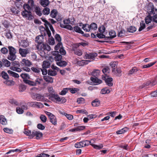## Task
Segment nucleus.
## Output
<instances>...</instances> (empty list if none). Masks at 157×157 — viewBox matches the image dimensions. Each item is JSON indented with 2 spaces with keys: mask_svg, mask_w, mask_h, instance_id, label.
I'll return each instance as SVG.
<instances>
[{
  "mask_svg": "<svg viewBox=\"0 0 157 157\" xmlns=\"http://www.w3.org/2000/svg\"><path fill=\"white\" fill-rule=\"evenodd\" d=\"M35 45L37 49L40 52V55L42 56H45L47 55L48 51H49L51 49L49 45L44 43L35 44Z\"/></svg>",
  "mask_w": 157,
  "mask_h": 157,
  "instance_id": "1",
  "label": "nucleus"
},
{
  "mask_svg": "<svg viewBox=\"0 0 157 157\" xmlns=\"http://www.w3.org/2000/svg\"><path fill=\"white\" fill-rule=\"evenodd\" d=\"M8 48L9 51V55L8 56L7 58L10 60L13 61L16 58V50L14 48L11 46H9Z\"/></svg>",
  "mask_w": 157,
  "mask_h": 157,
  "instance_id": "2",
  "label": "nucleus"
},
{
  "mask_svg": "<svg viewBox=\"0 0 157 157\" xmlns=\"http://www.w3.org/2000/svg\"><path fill=\"white\" fill-rule=\"evenodd\" d=\"M50 97L51 100L55 99L56 102L63 103H65L66 101V100L63 97L60 98L57 94H52Z\"/></svg>",
  "mask_w": 157,
  "mask_h": 157,
  "instance_id": "3",
  "label": "nucleus"
},
{
  "mask_svg": "<svg viewBox=\"0 0 157 157\" xmlns=\"http://www.w3.org/2000/svg\"><path fill=\"white\" fill-rule=\"evenodd\" d=\"M93 140L91 139L90 141L86 140L77 142L75 144V146L76 148H79L87 146L90 144L91 141Z\"/></svg>",
  "mask_w": 157,
  "mask_h": 157,
  "instance_id": "4",
  "label": "nucleus"
},
{
  "mask_svg": "<svg viewBox=\"0 0 157 157\" xmlns=\"http://www.w3.org/2000/svg\"><path fill=\"white\" fill-rule=\"evenodd\" d=\"M30 106L37 108H42L43 107V105L41 102L34 101H30L27 103Z\"/></svg>",
  "mask_w": 157,
  "mask_h": 157,
  "instance_id": "5",
  "label": "nucleus"
},
{
  "mask_svg": "<svg viewBox=\"0 0 157 157\" xmlns=\"http://www.w3.org/2000/svg\"><path fill=\"white\" fill-rule=\"evenodd\" d=\"M52 56L50 57L52 59H54L56 61L59 62L61 60L62 58V56L59 54V52L58 51H53L52 52Z\"/></svg>",
  "mask_w": 157,
  "mask_h": 157,
  "instance_id": "6",
  "label": "nucleus"
},
{
  "mask_svg": "<svg viewBox=\"0 0 157 157\" xmlns=\"http://www.w3.org/2000/svg\"><path fill=\"white\" fill-rule=\"evenodd\" d=\"M46 114L48 116L52 124L55 125H56L57 120L56 117L51 113L47 111H46Z\"/></svg>",
  "mask_w": 157,
  "mask_h": 157,
  "instance_id": "7",
  "label": "nucleus"
},
{
  "mask_svg": "<svg viewBox=\"0 0 157 157\" xmlns=\"http://www.w3.org/2000/svg\"><path fill=\"white\" fill-rule=\"evenodd\" d=\"M32 98L37 101H44L46 100L43 95L39 94H35L32 96Z\"/></svg>",
  "mask_w": 157,
  "mask_h": 157,
  "instance_id": "8",
  "label": "nucleus"
},
{
  "mask_svg": "<svg viewBox=\"0 0 157 157\" xmlns=\"http://www.w3.org/2000/svg\"><path fill=\"white\" fill-rule=\"evenodd\" d=\"M22 15L24 17L26 18L29 20H31L33 18L30 11L24 10L21 13Z\"/></svg>",
  "mask_w": 157,
  "mask_h": 157,
  "instance_id": "9",
  "label": "nucleus"
},
{
  "mask_svg": "<svg viewBox=\"0 0 157 157\" xmlns=\"http://www.w3.org/2000/svg\"><path fill=\"white\" fill-rule=\"evenodd\" d=\"M12 65L13 66H11L10 67L11 70L18 72H20L22 70L21 69L18 67L20 66L18 62H13Z\"/></svg>",
  "mask_w": 157,
  "mask_h": 157,
  "instance_id": "10",
  "label": "nucleus"
},
{
  "mask_svg": "<svg viewBox=\"0 0 157 157\" xmlns=\"http://www.w3.org/2000/svg\"><path fill=\"white\" fill-rule=\"evenodd\" d=\"M102 79L105 80L106 84L109 86H111L113 85V83L112 82L113 78L109 77L108 76L102 75Z\"/></svg>",
  "mask_w": 157,
  "mask_h": 157,
  "instance_id": "11",
  "label": "nucleus"
},
{
  "mask_svg": "<svg viewBox=\"0 0 157 157\" xmlns=\"http://www.w3.org/2000/svg\"><path fill=\"white\" fill-rule=\"evenodd\" d=\"M42 136L43 134L41 132L39 131L34 130L32 132V135L30 136L32 138L36 136V139H39Z\"/></svg>",
  "mask_w": 157,
  "mask_h": 157,
  "instance_id": "12",
  "label": "nucleus"
},
{
  "mask_svg": "<svg viewBox=\"0 0 157 157\" xmlns=\"http://www.w3.org/2000/svg\"><path fill=\"white\" fill-rule=\"evenodd\" d=\"M20 54L22 57H25L27 55L29 52V50L28 48L22 49L20 48L19 49Z\"/></svg>",
  "mask_w": 157,
  "mask_h": 157,
  "instance_id": "13",
  "label": "nucleus"
},
{
  "mask_svg": "<svg viewBox=\"0 0 157 157\" xmlns=\"http://www.w3.org/2000/svg\"><path fill=\"white\" fill-rule=\"evenodd\" d=\"M98 54L96 53H90L89 54L86 53L84 56V58L88 59L94 60Z\"/></svg>",
  "mask_w": 157,
  "mask_h": 157,
  "instance_id": "14",
  "label": "nucleus"
},
{
  "mask_svg": "<svg viewBox=\"0 0 157 157\" xmlns=\"http://www.w3.org/2000/svg\"><path fill=\"white\" fill-rule=\"evenodd\" d=\"M21 65L22 67L25 66L30 67L32 64V63L29 60L26 59H23L21 62Z\"/></svg>",
  "mask_w": 157,
  "mask_h": 157,
  "instance_id": "15",
  "label": "nucleus"
},
{
  "mask_svg": "<svg viewBox=\"0 0 157 157\" xmlns=\"http://www.w3.org/2000/svg\"><path fill=\"white\" fill-rule=\"evenodd\" d=\"M109 36H106L105 40H108L114 38L116 36V33L115 31L113 30H111L109 32Z\"/></svg>",
  "mask_w": 157,
  "mask_h": 157,
  "instance_id": "16",
  "label": "nucleus"
},
{
  "mask_svg": "<svg viewBox=\"0 0 157 157\" xmlns=\"http://www.w3.org/2000/svg\"><path fill=\"white\" fill-rule=\"evenodd\" d=\"M44 36L43 35H40L36 37L35 41L37 44L43 43Z\"/></svg>",
  "mask_w": 157,
  "mask_h": 157,
  "instance_id": "17",
  "label": "nucleus"
},
{
  "mask_svg": "<svg viewBox=\"0 0 157 157\" xmlns=\"http://www.w3.org/2000/svg\"><path fill=\"white\" fill-rule=\"evenodd\" d=\"M91 80L94 83L95 85H97L100 84L102 82V81L98 79L97 77H91Z\"/></svg>",
  "mask_w": 157,
  "mask_h": 157,
  "instance_id": "18",
  "label": "nucleus"
},
{
  "mask_svg": "<svg viewBox=\"0 0 157 157\" xmlns=\"http://www.w3.org/2000/svg\"><path fill=\"white\" fill-rule=\"evenodd\" d=\"M0 123L4 125H6L7 124L6 119L3 115L0 116Z\"/></svg>",
  "mask_w": 157,
  "mask_h": 157,
  "instance_id": "19",
  "label": "nucleus"
},
{
  "mask_svg": "<svg viewBox=\"0 0 157 157\" xmlns=\"http://www.w3.org/2000/svg\"><path fill=\"white\" fill-rule=\"evenodd\" d=\"M90 62V61L89 60H82L77 61V63L78 65L80 66H82L86 64H87Z\"/></svg>",
  "mask_w": 157,
  "mask_h": 157,
  "instance_id": "20",
  "label": "nucleus"
},
{
  "mask_svg": "<svg viewBox=\"0 0 157 157\" xmlns=\"http://www.w3.org/2000/svg\"><path fill=\"white\" fill-rule=\"evenodd\" d=\"M7 72L9 75L10 76L13 77L15 78H18L19 77V75L18 74L11 70H8L7 71Z\"/></svg>",
  "mask_w": 157,
  "mask_h": 157,
  "instance_id": "21",
  "label": "nucleus"
},
{
  "mask_svg": "<svg viewBox=\"0 0 157 157\" xmlns=\"http://www.w3.org/2000/svg\"><path fill=\"white\" fill-rule=\"evenodd\" d=\"M138 69L136 67H133L130 70L128 73V75H130L134 74L136 73L137 71H138Z\"/></svg>",
  "mask_w": 157,
  "mask_h": 157,
  "instance_id": "22",
  "label": "nucleus"
},
{
  "mask_svg": "<svg viewBox=\"0 0 157 157\" xmlns=\"http://www.w3.org/2000/svg\"><path fill=\"white\" fill-rule=\"evenodd\" d=\"M50 66V63L49 61H44L43 62L42 64V67L44 68H49Z\"/></svg>",
  "mask_w": 157,
  "mask_h": 157,
  "instance_id": "23",
  "label": "nucleus"
},
{
  "mask_svg": "<svg viewBox=\"0 0 157 157\" xmlns=\"http://www.w3.org/2000/svg\"><path fill=\"white\" fill-rule=\"evenodd\" d=\"M100 71L98 69L94 70L91 73V75L94 77H98L100 75Z\"/></svg>",
  "mask_w": 157,
  "mask_h": 157,
  "instance_id": "24",
  "label": "nucleus"
},
{
  "mask_svg": "<svg viewBox=\"0 0 157 157\" xmlns=\"http://www.w3.org/2000/svg\"><path fill=\"white\" fill-rule=\"evenodd\" d=\"M40 3L42 6L46 7L49 5V2L48 0H40Z\"/></svg>",
  "mask_w": 157,
  "mask_h": 157,
  "instance_id": "25",
  "label": "nucleus"
},
{
  "mask_svg": "<svg viewBox=\"0 0 157 157\" xmlns=\"http://www.w3.org/2000/svg\"><path fill=\"white\" fill-rule=\"evenodd\" d=\"M90 29L91 32L93 31H94L97 29V25L95 23L93 22L90 25Z\"/></svg>",
  "mask_w": 157,
  "mask_h": 157,
  "instance_id": "26",
  "label": "nucleus"
},
{
  "mask_svg": "<svg viewBox=\"0 0 157 157\" xmlns=\"http://www.w3.org/2000/svg\"><path fill=\"white\" fill-rule=\"evenodd\" d=\"M56 64L59 66L63 67L66 66L67 64V63L65 61L61 60L59 62H57Z\"/></svg>",
  "mask_w": 157,
  "mask_h": 157,
  "instance_id": "27",
  "label": "nucleus"
},
{
  "mask_svg": "<svg viewBox=\"0 0 157 157\" xmlns=\"http://www.w3.org/2000/svg\"><path fill=\"white\" fill-rule=\"evenodd\" d=\"M34 11L38 16H41L42 15V13L40 11V8L38 6H36L35 7Z\"/></svg>",
  "mask_w": 157,
  "mask_h": 157,
  "instance_id": "28",
  "label": "nucleus"
},
{
  "mask_svg": "<svg viewBox=\"0 0 157 157\" xmlns=\"http://www.w3.org/2000/svg\"><path fill=\"white\" fill-rule=\"evenodd\" d=\"M48 75H49L55 76L57 75V72L56 71L50 69L48 70Z\"/></svg>",
  "mask_w": 157,
  "mask_h": 157,
  "instance_id": "29",
  "label": "nucleus"
},
{
  "mask_svg": "<svg viewBox=\"0 0 157 157\" xmlns=\"http://www.w3.org/2000/svg\"><path fill=\"white\" fill-rule=\"evenodd\" d=\"M21 46L24 48L27 47L29 45V42L27 39L22 40L21 41Z\"/></svg>",
  "mask_w": 157,
  "mask_h": 157,
  "instance_id": "30",
  "label": "nucleus"
},
{
  "mask_svg": "<svg viewBox=\"0 0 157 157\" xmlns=\"http://www.w3.org/2000/svg\"><path fill=\"white\" fill-rule=\"evenodd\" d=\"M150 14L152 16H157V9L154 7L152 8L151 11L150 12Z\"/></svg>",
  "mask_w": 157,
  "mask_h": 157,
  "instance_id": "31",
  "label": "nucleus"
},
{
  "mask_svg": "<svg viewBox=\"0 0 157 157\" xmlns=\"http://www.w3.org/2000/svg\"><path fill=\"white\" fill-rule=\"evenodd\" d=\"M44 80L47 82L50 83H52L53 82V78L49 76H44Z\"/></svg>",
  "mask_w": 157,
  "mask_h": 157,
  "instance_id": "32",
  "label": "nucleus"
},
{
  "mask_svg": "<svg viewBox=\"0 0 157 157\" xmlns=\"http://www.w3.org/2000/svg\"><path fill=\"white\" fill-rule=\"evenodd\" d=\"M2 62H3L2 65H3L6 67H9L10 65V62L7 59H3L2 60Z\"/></svg>",
  "mask_w": 157,
  "mask_h": 157,
  "instance_id": "33",
  "label": "nucleus"
},
{
  "mask_svg": "<svg viewBox=\"0 0 157 157\" xmlns=\"http://www.w3.org/2000/svg\"><path fill=\"white\" fill-rule=\"evenodd\" d=\"M58 13L56 10L54 9L52 10L50 14V16L52 18H55Z\"/></svg>",
  "mask_w": 157,
  "mask_h": 157,
  "instance_id": "34",
  "label": "nucleus"
},
{
  "mask_svg": "<svg viewBox=\"0 0 157 157\" xmlns=\"http://www.w3.org/2000/svg\"><path fill=\"white\" fill-rule=\"evenodd\" d=\"M21 77L23 79V81L25 80H28L30 78L29 76V74L26 73H22L20 75Z\"/></svg>",
  "mask_w": 157,
  "mask_h": 157,
  "instance_id": "35",
  "label": "nucleus"
},
{
  "mask_svg": "<svg viewBox=\"0 0 157 157\" xmlns=\"http://www.w3.org/2000/svg\"><path fill=\"white\" fill-rule=\"evenodd\" d=\"M82 28L84 31L86 32H89L90 31V25L88 24L83 25Z\"/></svg>",
  "mask_w": 157,
  "mask_h": 157,
  "instance_id": "36",
  "label": "nucleus"
},
{
  "mask_svg": "<svg viewBox=\"0 0 157 157\" xmlns=\"http://www.w3.org/2000/svg\"><path fill=\"white\" fill-rule=\"evenodd\" d=\"M140 27L139 28L138 31L140 32L145 28V24L144 21H141L140 23Z\"/></svg>",
  "mask_w": 157,
  "mask_h": 157,
  "instance_id": "37",
  "label": "nucleus"
},
{
  "mask_svg": "<svg viewBox=\"0 0 157 157\" xmlns=\"http://www.w3.org/2000/svg\"><path fill=\"white\" fill-rule=\"evenodd\" d=\"M73 51L74 52V53L75 54L78 56H81L82 54V51L78 49L76 50H75V49H74Z\"/></svg>",
  "mask_w": 157,
  "mask_h": 157,
  "instance_id": "38",
  "label": "nucleus"
},
{
  "mask_svg": "<svg viewBox=\"0 0 157 157\" xmlns=\"http://www.w3.org/2000/svg\"><path fill=\"white\" fill-rule=\"evenodd\" d=\"M74 30L76 32L83 34L84 33L83 31H82L81 28L78 26H75L73 28Z\"/></svg>",
  "mask_w": 157,
  "mask_h": 157,
  "instance_id": "39",
  "label": "nucleus"
},
{
  "mask_svg": "<svg viewBox=\"0 0 157 157\" xmlns=\"http://www.w3.org/2000/svg\"><path fill=\"white\" fill-rule=\"evenodd\" d=\"M100 104V101L98 99H95L92 102V105L93 106L96 107L98 106Z\"/></svg>",
  "mask_w": 157,
  "mask_h": 157,
  "instance_id": "40",
  "label": "nucleus"
},
{
  "mask_svg": "<svg viewBox=\"0 0 157 157\" xmlns=\"http://www.w3.org/2000/svg\"><path fill=\"white\" fill-rule=\"evenodd\" d=\"M9 102L14 106H17L19 105V103L16 100L12 99L10 100Z\"/></svg>",
  "mask_w": 157,
  "mask_h": 157,
  "instance_id": "41",
  "label": "nucleus"
},
{
  "mask_svg": "<svg viewBox=\"0 0 157 157\" xmlns=\"http://www.w3.org/2000/svg\"><path fill=\"white\" fill-rule=\"evenodd\" d=\"M31 70L32 71L35 73H39L40 72V68L38 67H33L31 68Z\"/></svg>",
  "mask_w": 157,
  "mask_h": 157,
  "instance_id": "42",
  "label": "nucleus"
},
{
  "mask_svg": "<svg viewBox=\"0 0 157 157\" xmlns=\"http://www.w3.org/2000/svg\"><path fill=\"white\" fill-rule=\"evenodd\" d=\"M90 145H91L93 147H94V148L96 149L100 150L103 147V146L102 144L100 145H97L91 144V143H90Z\"/></svg>",
  "mask_w": 157,
  "mask_h": 157,
  "instance_id": "43",
  "label": "nucleus"
},
{
  "mask_svg": "<svg viewBox=\"0 0 157 157\" xmlns=\"http://www.w3.org/2000/svg\"><path fill=\"white\" fill-rule=\"evenodd\" d=\"M127 128H123L117 131L116 133L117 134H122L124 133L127 130Z\"/></svg>",
  "mask_w": 157,
  "mask_h": 157,
  "instance_id": "44",
  "label": "nucleus"
},
{
  "mask_svg": "<svg viewBox=\"0 0 157 157\" xmlns=\"http://www.w3.org/2000/svg\"><path fill=\"white\" fill-rule=\"evenodd\" d=\"M25 83L31 86H35L34 81L29 80H24Z\"/></svg>",
  "mask_w": 157,
  "mask_h": 157,
  "instance_id": "45",
  "label": "nucleus"
},
{
  "mask_svg": "<svg viewBox=\"0 0 157 157\" xmlns=\"http://www.w3.org/2000/svg\"><path fill=\"white\" fill-rule=\"evenodd\" d=\"M145 22L146 24H148L150 23L152 20V16H147L145 18Z\"/></svg>",
  "mask_w": 157,
  "mask_h": 157,
  "instance_id": "46",
  "label": "nucleus"
},
{
  "mask_svg": "<svg viewBox=\"0 0 157 157\" xmlns=\"http://www.w3.org/2000/svg\"><path fill=\"white\" fill-rule=\"evenodd\" d=\"M42 81L43 79L42 78H37L34 81V83L35 84V86H36L37 85L40 84Z\"/></svg>",
  "mask_w": 157,
  "mask_h": 157,
  "instance_id": "47",
  "label": "nucleus"
},
{
  "mask_svg": "<svg viewBox=\"0 0 157 157\" xmlns=\"http://www.w3.org/2000/svg\"><path fill=\"white\" fill-rule=\"evenodd\" d=\"M136 30V28L133 26H130L128 29V31L130 33H133L135 32Z\"/></svg>",
  "mask_w": 157,
  "mask_h": 157,
  "instance_id": "48",
  "label": "nucleus"
},
{
  "mask_svg": "<svg viewBox=\"0 0 157 157\" xmlns=\"http://www.w3.org/2000/svg\"><path fill=\"white\" fill-rule=\"evenodd\" d=\"M117 63L116 62H112L110 63V66L112 68V71H113L117 67Z\"/></svg>",
  "mask_w": 157,
  "mask_h": 157,
  "instance_id": "49",
  "label": "nucleus"
},
{
  "mask_svg": "<svg viewBox=\"0 0 157 157\" xmlns=\"http://www.w3.org/2000/svg\"><path fill=\"white\" fill-rule=\"evenodd\" d=\"M50 12V9L48 7L45 8L42 11V13L44 15H48Z\"/></svg>",
  "mask_w": 157,
  "mask_h": 157,
  "instance_id": "50",
  "label": "nucleus"
},
{
  "mask_svg": "<svg viewBox=\"0 0 157 157\" xmlns=\"http://www.w3.org/2000/svg\"><path fill=\"white\" fill-rule=\"evenodd\" d=\"M24 133L27 136H29V138L30 139L32 138V137H31L30 136L32 135V132H31L30 130L25 129L24 131Z\"/></svg>",
  "mask_w": 157,
  "mask_h": 157,
  "instance_id": "51",
  "label": "nucleus"
},
{
  "mask_svg": "<svg viewBox=\"0 0 157 157\" xmlns=\"http://www.w3.org/2000/svg\"><path fill=\"white\" fill-rule=\"evenodd\" d=\"M110 92V90L107 88H105L102 89L101 91V94H105L109 93Z\"/></svg>",
  "mask_w": 157,
  "mask_h": 157,
  "instance_id": "52",
  "label": "nucleus"
},
{
  "mask_svg": "<svg viewBox=\"0 0 157 157\" xmlns=\"http://www.w3.org/2000/svg\"><path fill=\"white\" fill-rule=\"evenodd\" d=\"M61 114L65 116L69 120H72L73 118V116L71 114H68L64 113H61Z\"/></svg>",
  "mask_w": 157,
  "mask_h": 157,
  "instance_id": "53",
  "label": "nucleus"
},
{
  "mask_svg": "<svg viewBox=\"0 0 157 157\" xmlns=\"http://www.w3.org/2000/svg\"><path fill=\"white\" fill-rule=\"evenodd\" d=\"M60 26L61 27L66 28L71 30L73 29V27L71 26V25H63L60 24Z\"/></svg>",
  "mask_w": 157,
  "mask_h": 157,
  "instance_id": "54",
  "label": "nucleus"
},
{
  "mask_svg": "<svg viewBox=\"0 0 157 157\" xmlns=\"http://www.w3.org/2000/svg\"><path fill=\"white\" fill-rule=\"evenodd\" d=\"M26 86L23 84H21L19 86V91L20 92H23L26 89Z\"/></svg>",
  "mask_w": 157,
  "mask_h": 157,
  "instance_id": "55",
  "label": "nucleus"
},
{
  "mask_svg": "<svg viewBox=\"0 0 157 157\" xmlns=\"http://www.w3.org/2000/svg\"><path fill=\"white\" fill-rule=\"evenodd\" d=\"M2 77L5 79H9V76L6 73L5 71H3L1 74Z\"/></svg>",
  "mask_w": 157,
  "mask_h": 157,
  "instance_id": "56",
  "label": "nucleus"
},
{
  "mask_svg": "<svg viewBox=\"0 0 157 157\" xmlns=\"http://www.w3.org/2000/svg\"><path fill=\"white\" fill-rule=\"evenodd\" d=\"M23 8L24 10L30 11L31 9V7L28 4H24L23 6Z\"/></svg>",
  "mask_w": 157,
  "mask_h": 157,
  "instance_id": "57",
  "label": "nucleus"
},
{
  "mask_svg": "<svg viewBox=\"0 0 157 157\" xmlns=\"http://www.w3.org/2000/svg\"><path fill=\"white\" fill-rule=\"evenodd\" d=\"M102 72L105 75V76H107V74L109 72V69L108 67H106L103 68L102 70Z\"/></svg>",
  "mask_w": 157,
  "mask_h": 157,
  "instance_id": "58",
  "label": "nucleus"
},
{
  "mask_svg": "<svg viewBox=\"0 0 157 157\" xmlns=\"http://www.w3.org/2000/svg\"><path fill=\"white\" fill-rule=\"evenodd\" d=\"M63 47L62 43L61 42H58V44L55 47V49L56 50L60 49Z\"/></svg>",
  "mask_w": 157,
  "mask_h": 157,
  "instance_id": "59",
  "label": "nucleus"
},
{
  "mask_svg": "<svg viewBox=\"0 0 157 157\" xmlns=\"http://www.w3.org/2000/svg\"><path fill=\"white\" fill-rule=\"evenodd\" d=\"M16 112L18 114H22L24 112V110L22 108L20 107H17L16 109Z\"/></svg>",
  "mask_w": 157,
  "mask_h": 157,
  "instance_id": "60",
  "label": "nucleus"
},
{
  "mask_svg": "<svg viewBox=\"0 0 157 157\" xmlns=\"http://www.w3.org/2000/svg\"><path fill=\"white\" fill-rule=\"evenodd\" d=\"M68 91V88H64L63 90L59 93L60 95H65Z\"/></svg>",
  "mask_w": 157,
  "mask_h": 157,
  "instance_id": "61",
  "label": "nucleus"
},
{
  "mask_svg": "<svg viewBox=\"0 0 157 157\" xmlns=\"http://www.w3.org/2000/svg\"><path fill=\"white\" fill-rule=\"evenodd\" d=\"M3 130L5 132L8 133H11L13 132V130L12 129H10L7 128H6L3 129Z\"/></svg>",
  "mask_w": 157,
  "mask_h": 157,
  "instance_id": "62",
  "label": "nucleus"
},
{
  "mask_svg": "<svg viewBox=\"0 0 157 157\" xmlns=\"http://www.w3.org/2000/svg\"><path fill=\"white\" fill-rule=\"evenodd\" d=\"M40 119L43 123H45L47 121L46 117L44 115H41L40 116Z\"/></svg>",
  "mask_w": 157,
  "mask_h": 157,
  "instance_id": "63",
  "label": "nucleus"
},
{
  "mask_svg": "<svg viewBox=\"0 0 157 157\" xmlns=\"http://www.w3.org/2000/svg\"><path fill=\"white\" fill-rule=\"evenodd\" d=\"M49 155L48 154L42 153L38 155L36 157H49Z\"/></svg>",
  "mask_w": 157,
  "mask_h": 157,
  "instance_id": "64",
  "label": "nucleus"
}]
</instances>
